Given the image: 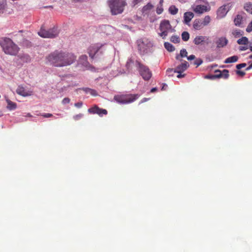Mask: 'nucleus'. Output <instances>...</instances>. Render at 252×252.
I'll return each mask as SVG.
<instances>
[{
	"label": "nucleus",
	"instance_id": "30",
	"mask_svg": "<svg viewBox=\"0 0 252 252\" xmlns=\"http://www.w3.org/2000/svg\"><path fill=\"white\" fill-rule=\"evenodd\" d=\"M153 6L152 4H151L150 3H148L147 5H146L143 7V12H146L150 10L153 8Z\"/></svg>",
	"mask_w": 252,
	"mask_h": 252
},
{
	"label": "nucleus",
	"instance_id": "16",
	"mask_svg": "<svg viewBox=\"0 0 252 252\" xmlns=\"http://www.w3.org/2000/svg\"><path fill=\"white\" fill-rule=\"evenodd\" d=\"M206 39L208 38L204 36H196L193 42L196 45H201L205 42Z\"/></svg>",
	"mask_w": 252,
	"mask_h": 252
},
{
	"label": "nucleus",
	"instance_id": "31",
	"mask_svg": "<svg viewBox=\"0 0 252 252\" xmlns=\"http://www.w3.org/2000/svg\"><path fill=\"white\" fill-rule=\"evenodd\" d=\"M182 38L184 41H187L189 38V34L187 32H184L182 33Z\"/></svg>",
	"mask_w": 252,
	"mask_h": 252
},
{
	"label": "nucleus",
	"instance_id": "43",
	"mask_svg": "<svg viewBox=\"0 0 252 252\" xmlns=\"http://www.w3.org/2000/svg\"><path fill=\"white\" fill-rule=\"evenodd\" d=\"M83 103L82 102H79L74 104L75 106L77 108H81L82 106Z\"/></svg>",
	"mask_w": 252,
	"mask_h": 252
},
{
	"label": "nucleus",
	"instance_id": "32",
	"mask_svg": "<svg viewBox=\"0 0 252 252\" xmlns=\"http://www.w3.org/2000/svg\"><path fill=\"white\" fill-rule=\"evenodd\" d=\"M170 41L174 43H178L180 42V39L178 35H173L171 37Z\"/></svg>",
	"mask_w": 252,
	"mask_h": 252
},
{
	"label": "nucleus",
	"instance_id": "52",
	"mask_svg": "<svg viewBox=\"0 0 252 252\" xmlns=\"http://www.w3.org/2000/svg\"><path fill=\"white\" fill-rule=\"evenodd\" d=\"M183 76H184V75H182L181 73H179V74L177 75L178 78H181Z\"/></svg>",
	"mask_w": 252,
	"mask_h": 252
},
{
	"label": "nucleus",
	"instance_id": "10",
	"mask_svg": "<svg viewBox=\"0 0 252 252\" xmlns=\"http://www.w3.org/2000/svg\"><path fill=\"white\" fill-rule=\"evenodd\" d=\"M215 73H216L214 75L215 79L223 78L226 79H227L229 76V71L227 69H224L222 71L217 69L215 71Z\"/></svg>",
	"mask_w": 252,
	"mask_h": 252
},
{
	"label": "nucleus",
	"instance_id": "51",
	"mask_svg": "<svg viewBox=\"0 0 252 252\" xmlns=\"http://www.w3.org/2000/svg\"><path fill=\"white\" fill-rule=\"evenodd\" d=\"M24 57L26 58L27 61H30V57L28 55L24 56Z\"/></svg>",
	"mask_w": 252,
	"mask_h": 252
},
{
	"label": "nucleus",
	"instance_id": "20",
	"mask_svg": "<svg viewBox=\"0 0 252 252\" xmlns=\"http://www.w3.org/2000/svg\"><path fill=\"white\" fill-rule=\"evenodd\" d=\"M79 63L85 66H87L89 63L87 61V56L86 55H82L79 58Z\"/></svg>",
	"mask_w": 252,
	"mask_h": 252
},
{
	"label": "nucleus",
	"instance_id": "3",
	"mask_svg": "<svg viewBox=\"0 0 252 252\" xmlns=\"http://www.w3.org/2000/svg\"><path fill=\"white\" fill-rule=\"evenodd\" d=\"M126 0H108V4L112 15L122 13L126 5Z\"/></svg>",
	"mask_w": 252,
	"mask_h": 252
},
{
	"label": "nucleus",
	"instance_id": "17",
	"mask_svg": "<svg viewBox=\"0 0 252 252\" xmlns=\"http://www.w3.org/2000/svg\"><path fill=\"white\" fill-rule=\"evenodd\" d=\"M194 14L191 12H186L184 14V21L186 24H188L193 18Z\"/></svg>",
	"mask_w": 252,
	"mask_h": 252
},
{
	"label": "nucleus",
	"instance_id": "11",
	"mask_svg": "<svg viewBox=\"0 0 252 252\" xmlns=\"http://www.w3.org/2000/svg\"><path fill=\"white\" fill-rule=\"evenodd\" d=\"M229 9L227 5H224L220 7L217 11V18H222L225 17Z\"/></svg>",
	"mask_w": 252,
	"mask_h": 252
},
{
	"label": "nucleus",
	"instance_id": "44",
	"mask_svg": "<svg viewBox=\"0 0 252 252\" xmlns=\"http://www.w3.org/2000/svg\"><path fill=\"white\" fill-rule=\"evenodd\" d=\"M188 60L190 61L195 59V56L193 55H190L189 57H187Z\"/></svg>",
	"mask_w": 252,
	"mask_h": 252
},
{
	"label": "nucleus",
	"instance_id": "19",
	"mask_svg": "<svg viewBox=\"0 0 252 252\" xmlns=\"http://www.w3.org/2000/svg\"><path fill=\"white\" fill-rule=\"evenodd\" d=\"M238 60L237 56H233L226 59L224 62L225 63H229L236 62Z\"/></svg>",
	"mask_w": 252,
	"mask_h": 252
},
{
	"label": "nucleus",
	"instance_id": "57",
	"mask_svg": "<svg viewBox=\"0 0 252 252\" xmlns=\"http://www.w3.org/2000/svg\"><path fill=\"white\" fill-rule=\"evenodd\" d=\"M146 98H144V101H146Z\"/></svg>",
	"mask_w": 252,
	"mask_h": 252
},
{
	"label": "nucleus",
	"instance_id": "2",
	"mask_svg": "<svg viewBox=\"0 0 252 252\" xmlns=\"http://www.w3.org/2000/svg\"><path fill=\"white\" fill-rule=\"evenodd\" d=\"M0 45L5 54L11 56H16L20 50L19 47L8 37H0Z\"/></svg>",
	"mask_w": 252,
	"mask_h": 252
},
{
	"label": "nucleus",
	"instance_id": "49",
	"mask_svg": "<svg viewBox=\"0 0 252 252\" xmlns=\"http://www.w3.org/2000/svg\"><path fill=\"white\" fill-rule=\"evenodd\" d=\"M157 90V89L156 88H153L151 89V92L153 93V92H155V91H156Z\"/></svg>",
	"mask_w": 252,
	"mask_h": 252
},
{
	"label": "nucleus",
	"instance_id": "14",
	"mask_svg": "<svg viewBox=\"0 0 252 252\" xmlns=\"http://www.w3.org/2000/svg\"><path fill=\"white\" fill-rule=\"evenodd\" d=\"M192 27L195 30H200L204 28L202 20L200 19H195L192 23Z\"/></svg>",
	"mask_w": 252,
	"mask_h": 252
},
{
	"label": "nucleus",
	"instance_id": "46",
	"mask_svg": "<svg viewBox=\"0 0 252 252\" xmlns=\"http://www.w3.org/2000/svg\"><path fill=\"white\" fill-rule=\"evenodd\" d=\"M142 0H133V3L134 4H137L141 1Z\"/></svg>",
	"mask_w": 252,
	"mask_h": 252
},
{
	"label": "nucleus",
	"instance_id": "18",
	"mask_svg": "<svg viewBox=\"0 0 252 252\" xmlns=\"http://www.w3.org/2000/svg\"><path fill=\"white\" fill-rule=\"evenodd\" d=\"M99 48L96 46H92L89 49L90 57L93 59L95 54L98 51Z\"/></svg>",
	"mask_w": 252,
	"mask_h": 252
},
{
	"label": "nucleus",
	"instance_id": "35",
	"mask_svg": "<svg viewBox=\"0 0 252 252\" xmlns=\"http://www.w3.org/2000/svg\"><path fill=\"white\" fill-rule=\"evenodd\" d=\"M246 65H247V64L246 63H240V64H237L236 67L237 69H240L242 68L246 67Z\"/></svg>",
	"mask_w": 252,
	"mask_h": 252
},
{
	"label": "nucleus",
	"instance_id": "12",
	"mask_svg": "<svg viewBox=\"0 0 252 252\" xmlns=\"http://www.w3.org/2000/svg\"><path fill=\"white\" fill-rule=\"evenodd\" d=\"M16 93L23 96H28L32 94V92L27 91L23 86H19L16 90Z\"/></svg>",
	"mask_w": 252,
	"mask_h": 252
},
{
	"label": "nucleus",
	"instance_id": "5",
	"mask_svg": "<svg viewBox=\"0 0 252 252\" xmlns=\"http://www.w3.org/2000/svg\"><path fill=\"white\" fill-rule=\"evenodd\" d=\"M136 66L143 79L146 81L149 80L152 76V73L148 66L142 63L139 61L135 62Z\"/></svg>",
	"mask_w": 252,
	"mask_h": 252
},
{
	"label": "nucleus",
	"instance_id": "42",
	"mask_svg": "<svg viewBox=\"0 0 252 252\" xmlns=\"http://www.w3.org/2000/svg\"><path fill=\"white\" fill-rule=\"evenodd\" d=\"M44 118H50L53 116V115L50 113H44L41 115Z\"/></svg>",
	"mask_w": 252,
	"mask_h": 252
},
{
	"label": "nucleus",
	"instance_id": "53",
	"mask_svg": "<svg viewBox=\"0 0 252 252\" xmlns=\"http://www.w3.org/2000/svg\"><path fill=\"white\" fill-rule=\"evenodd\" d=\"M165 87H167V85L166 84H164L163 87L162 88V90H164V88Z\"/></svg>",
	"mask_w": 252,
	"mask_h": 252
},
{
	"label": "nucleus",
	"instance_id": "54",
	"mask_svg": "<svg viewBox=\"0 0 252 252\" xmlns=\"http://www.w3.org/2000/svg\"><path fill=\"white\" fill-rule=\"evenodd\" d=\"M250 49L251 52H252V46L250 47Z\"/></svg>",
	"mask_w": 252,
	"mask_h": 252
},
{
	"label": "nucleus",
	"instance_id": "22",
	"mask_svg": "<svg viewBox=\"0 0 252 252\" xmlns=\"http://www.w3.org/2000/svg\"><path fill=\"white\" fill-rule=\"evenodd\" d=\"M249 43L248 38L247 37L244 36L237 40V43L239 45H248Z\"/></svg>",
	"mask_w": 252,
	"mask_h": 252
},
{
	"label": "nucleus",
	"instance_id": "8",
	"mask_svg": "<svg viewBox=\"0 0 252 252\" xmlns=\"http://www.w3.org/2000/svg\"><path fill=\"white\" fill-rule=\"evenodd\" d=\"M189 66V64L186 61H185L184 63L177 66L174 70H173V69H168L166 72L168 74H169V75H170V73L172 72L181 73L182 72L185 71L188 68Z\"/></svg>",
	"mask_w": 252,
	"mask_h": 252
},
{
	"label": "nucleus",
	"instance_id": "29",
	"mask_svg": "<svg viewBox=\"0 0 252 252\" xmlns=\"http://www.w3.org/2000/svg\"><path fill=\"white\" fill-rule=\"evenodd\" d=\"M83 90L87 93H89L93 95H96L97 93L94 90H93L90 88H83Z\"/></svg>",
	"mask_w": 252,
	"mask_h": 252
},
{
	"label": "nucleus",
	"instance_id": "9",
	"mask_svg": "<svg viewBox=\"0 0 252 252\" xmlns=\"http://www.w3.org/2000/svg\"><path fill=\"white\" fill-rule=\"evenodd\" d=\"M88 112L92 114H97L99 116H102L103 115H106L107 114V111L106 109L100 108L97 106H94L88 109Z\"/></svg>",
	"mask_w": 252,
	"mask_h": 252
},
{
	"label": "nucleus",
	"instance_id": "28",
	"mask_svg": "<svg viewBox=\"0 0 252 252\" xmlns=\"http://www.w3.org/2000/svg\"><path fill=\"white\" fill-rule=\"evenodd\" d=\"M169 11L170 14L175 15L178 13V9L175 6L172 5L169 7Z\"/></svg>",
	"mask_w": 252,
	"mask_h": 252
},
{
	"label": "nucleus",
	"instance_id": "36",
	"mask_svg": "<svg viewBox=\"0 0 252 252\" xmlns=\"http://www.w3.org/2000/svg\"><path fill=\"white\" fill-rule=\"evenodd\" d=\"M246 31L248 32H251L252 31V21L247 26L246 28Z\"/></svg>",
	"mask_w": 252,
	"mask_h": 252
},
{
	"label": "nucleus",
	"instance_id": "55",
	"mask_svg": "<svg viewBox=\"0 0 252 252\" xmlns=\"http://www.w3.org/2000/svg\"><path fill=\"white\" fill-rule=\"evenodd\" d=\"M250 58H252V55L250 56Z\"/></svg>",
	"mask_w": 252,
	"mask_h": 252
},
{
	"label": "nucleus",
	"instance_id": "15",
	"mask_svg": "<svg viewBox=\"0 0 252 252\" xmlns=\"http://www.w3.org/2000/svg\"><path fill=\"white\" fill-rule=\"evenodd\" d=\"M193 11L196 13L202 14L207 11V7L203 5H197L193 8Z\"/></svg>",
	"mask_w": 252,
	"mask_h": 252
},
{
	"label": "nucleus",
	"instance_id": "1",
	"mask_svg": "<svg viewBox=\"0 0 252 252\" xmlns=\"http://www.w3.org/2000/svg\"><path fill=\"white\" fill-rule=\"evenodd\" d=\"M76 57L71 53L55 50L46 57V63L55 67L70 65L75 62Z\"/></svg>",
	"mask_w": 252,
	"mask_h": 252
},
{
	"label": "nucleus",
	"instance_id": "50",
	"mask_svg": "<svg viewBox=\"0 0 252 252\" xmlns=\"http://www.w3.org/2000/svg\"><path fill=\"white\" fill-rule=\"evenodd\" d=\"M130 63H132V60H129L127 61V63H126V66H128V65H129V64H130Z\"/></svg>",
	"mask_w": 252,
	"mask_h": 252
},
{
	"label": "nucleus",
	"instance_id": "26",
	"mask_svg": "<svg viewBox=\"0 0 252 252\" xmlns=\"http://www.w3.org/2000/svg\"><path fill=\"white\" fill-rule=\"evenodd\" d=\"M245 9L249 13L252 14V3H246L244 6Z\"/></svg>",
	"mask_w": 252,
	"mask_h": 252
},
{
	"label": "nucleus",
	"instance_id": "34",
	"mask_svg": "<svg viewBox=\"0 0 252 252\" xmlns=\"http://www.w3.org/2000/svg\"><path fill=\"white\" fill-rule=\"evenodd\" d=\"M202 62L203 61L202 60L198 59L194 61V64L196 65L197 66H198L202 64Z\"/></svg>",
	"mask_w": 252,
	"mask_h": 252
},
{
	"label": "nucleus",
	"instance_id": "7",
	"mask_svg": "<svg viewBox=\"0 0 252 252\" xmlns=\"http://www.w3.org/2000/svg\"><path fill=\"white\" fill-rule=\"evenodd\" d=\"M38 35L43 38H54L56 37L58 34L59 32L57 28L54 27L48 30L44 29L42 27L39 32H38Z\"/></svg>",
	"mask_w": 252,
	"mask_h": 252
},
{
	"label": "nucleus",
	"instance_id": "27",
	"mask_svg": "<svg viewBox=\"0 0 252 252\" xmlns=\"http://www.w3.org/2000/svg\"><path fill=\"white\" fill-rule=\"evenodd\" d=\"M211 18L209 16H206L202 20V24H203V26H206L210 23Z\"/></svg>",
	"mask_w": 252,
	"mask_h": 252
},
{
	"label": "nucleus",
	"instance_id": "38",
	"mask_svg": "<svg viewBox=\"0 0 252 252\" xmlns=\"http://www.w3.org/2000/svg\"><path fill=\"white\" fill-rule=\"evenodd\" d=\"M70 102V99L68 97H65L62 100V103L63 104L69 103Z\"/></svg>",
	"mask_w": 252,
	"mask_h": 252
},
{
	"label": "nucleus",
	"instance_id": "56",
	"mask_svg": "<svg viewBox=\"0 0 252 252\" xmlns=\"http://www.w3.org/2000/svg\"><path fill=\"white\" fill-rule=\"evenodd\" d=\"M28 116H31V115L30 114H29Z\"/></svg>",
	"mask_w": 252,
	"mask_h": 252
},
{
	"label": "nucleus",
	"instance_id": "39",
	"mask_svg": "<svg viewBox=\"0 0 252 252\" xmlns=\"http://www.w3.org/2000/svg\"><path fill=\"white\" fill-rule=\"evenodd\" d=\"M163 8L161 7L157 8L156 12L158 14H160L163 12Z\"/></svg>",
	"mask_w": 252,
	"mask_h": 252
},
{
	"label": "nucleus",
	"instance_id": "48",
	"mask_svg": "<svg viewBox=\"0 0 252 252\" xmlns=\"http://www.w3.org/2000/svg\"><path fill=\"white\" fill-rule=\"evenodd\" d=\"M252 68V63L246 68V70H249Z\"/></svg>",
	"mask_w": 252,
	"mask_h": 252
},
{
	"label": "nucleus",
	"instance_id": "13",
	"mask_svg": "<svg viewBox=\"0 0 252 252\" xmlns=\"http://www.w3.org/2000/svg\"><path fill=\"white\" fill-rule=\"evenodd\" d=\"M216 43L217 48H222L227 44L228 40L226 37H221L218 38Z\"/></svg>",
	"mask_w": 252,
	"mask_h": 252
},
{
	"label": "nucleus",
	"instance_id": "25",
	"mask_svg": "<svg viewBox=\"0 0 252 252\" xmlns=\"http://www.w3.org/2000/svg\"><path fill=\"white\" fill-rule=\"evenodd\" d=\"M164 46L165 49L169 51L172 52L175 50L174 47L170 43L166 42L164 43Z\"/></svg>",
	"mask_w": 252,
	"mask_h": 252
},
{
	"label": "nucleus",
	"instance_id": "40",
	"mask_svg": "<svg viewBox=\"0 0 252 252\" xmlns=\"http://www.w3.org/2000/svg\"><path fill=\"white\" fill-rule=\"evenodd\" d=\"M236 73L237 75L241 76H244L246 74L245 72L241 70H237Z\"/></svg>",
	"mask_w": 252,
	"mask_h": 252
},
{
	"label": "nucleus",
	"instance_id": "45",
	"mask_svg": "<svg viewBox=\"0 0 252 252\" xmlns=\"http://www.w3.org/2000/svg\"><path fill=\"white\" fill-rule=\"evenodd\" d=\"M248 49V47L247 46H240L239 47V50L241 51H245Z\"/></svg>",
	"mask_w": 252,
	"mask_h": 252
},
{
	"label": "nucleus",
	"instance_id": "21",
	"mask_svg": "<svg viewBox=\"0 0 252 252\" xmlns=\"http://www.w3.org/2000/svg\"><path fill=\"white\" fill-rule=\"evenodd\" d=\"M6 102L7 103V108L10 110H14L16 108L17 105L15 102H13L10 100L9 99H6Z\"/></svg>",
	"mask_w": 252,
	"mask_h": 252
},
{
	"label": "nucleus",
	"instance_id": "47",
	"mask_svg": "<svg viewBox=\"0 0 252 252\" xmlns=\"http://www.w3.org/2000/svg\"><path fill=\"white\" fill-rule=\"evenodd\" d=\"M141 45L140 44H139V45H138L139 50H140V51H142V52H145V49H142V47H141Z\"/></svg>",
	"mask_w": 252,
	"mask_h": 252
},
{
	"label": "nucleus",
	"instance_id": "6",
	"mask_svg": "<svg viewBox=\"0 0 252 252\" xmlns=\"http://www.w3.org/2000/svg\"><path fill=\"white\" fill-rule=\"evenodd\" d=\"M159 30L161 32L159 33V35L162 37L163 39L165 38L169 32H172L174 31L169 21L167 20H163L161 21L159 25Z\"/></svg>",
	"mask_w": 252,
	"mask_h": 252
},
{
	"label": "nucleus",
	"instance_id": "24",
	"mask_svg": "<svg viewBox=\"0 0 252 252\" xmlns=\"http://www.w3.org/2000/svg\"><path fill=\"white\" fill-rule=\"evenodd\" d=\"M188 53L185 49H183L180 51V55H177L176 57L177 60H180V57L183 58L187 57Z\"/></svg>",
	"mask_w": 252,
	"mask_h": 252
},
{
	"label": "nucleus",
	"instance_id": "23",
	"mask_svg": "<svg viewBox=\"0 0 252 252\" xmlns=\"http://www.w3.org/2000/svg\"><path fill=\"white\" fill-rule=\"evenodd\" d=\"M243 19V17L240 15H237L234 19V22L235 25L237 26H239L242 22Z\"/></svg>",
	"mask_w": 252,
	"mask_h": 252
},
{
	"label": "nucleus",
	"instance_id": "41",
	"mask_svg": "<svg viewBox=\"0 0 252 252\" xmlns=\"http://www.w3.org/2000/svg\"><path fill=\"white\" fill-rule=\"evenodd\" d=\"M205 78L214 80L215 79V77L214 75H207L205 76Z\"/></svg>",
	"mask_w": 252,
	"mask_h": 252
},
{
	"label": "nucleus",
	"instance_id": "33",
	"mask_svg": "<svg viewBox=\"0 0 252 252\" xmlns=\"http://www.w3.org/2000/svg\"><path fill=\"white\" fill-rule=\"evenodd\" d=\"M232 34L235 36H239L242 35L241 33V31L239 30H234L232 32Z\"/></svg>",
	"mask_w": 252,
	"mask_h": 252
},
{
	"label": "nucleus",
	"instance_id": "37",
	"mask_svg": "<svg viewBox=\"0 0 252 252\" xmlns=\"http://www.w3.org/2000/svg\"><path fill=\"white\" fill-rule=\"evenodd\" d=\"M83 116V115L82 114H79L74 116L73 119L75 121H77V120H80L81 118H82Z\"/></svg>",
	"mask_w": 252,
	"mask_h": 252
},
{
	"label": "nucleus",
	"instance_id": "4",
	"mask_svg": "<svg viewBox=\"0 0 252 252\" xmlns=\"http://www.w3.org/2000/svg\"><path fill=\"white\" fill-rule=\"evenodd\" d=\"M139 97L138 94H123L116 95L114 99L119 103L127 104L136 100Z\"/></svg>",
	"mask_w": 252,
	"mask_h": 252
}]
</instances>
